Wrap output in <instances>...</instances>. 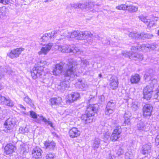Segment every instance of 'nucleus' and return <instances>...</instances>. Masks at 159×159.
<instances>
[{"instance_id": "f257e3e1", "label": "nucleus", "mask_w": 159, "mask_h": 159, "mask_svg": "<svg viewBox=\"0 0 159 159\" xmlns=\"http://www.w3.org/2000/svg\"><path fill=\"white\" fill-rule=\"evenodd\" d=\"M97 106L96 104L90 105L87 107L85 114L82 115L81 118L85 124L90 123L93 121L95 113L96 112L97 110Z\"/></svg>"}, {"instance_id": "f03ea898", "label": "nucleus", "mask_w": 159, "mask_h": 159, "mask_svg": "<svg viewBox=\"0 0 159 159\" xmlns=\"http://www.w3.org/2000/svg\"><path fill=\"white\" fill-rule=\"evenodd\" d=\"M77 66L75 62H70L68 64V68L64 71V78L66 80H70L71 78H76L77 76L75 71Z\"/></svg>"}, {"instance_id": "7ed1b4c3", "label": "nucleus", "mask_w": 159, "mask_h": 159, "mask_svg": "<svg viewBox=\"0 0 159 159\" xmlns=\"http://www.w3.org/2000/svg\"><path fill=\"white\" fill-rule=\"evenodd\" d=\"M58 50L63 53H71L80 54L82 52L75 45H72L64 44L63 45H59L58 46Z\"/></svg>"}, {"instance_id": "20e7f679", "label": "nucleus", "mask_w": 159, "mask_h": 159, "mask_svg": "<svg viewBox=\"0 0 159 159\" xmlns=\"http://www.w3.org/2000/svg\"><path fill=\"white\" fill-rule=\"evenodd\" d=\"M45 63H43L40 61L38 64L39 66L34 67L31 71V75L34 79H36L37 77H42L44 72L43 71V66Z\"/></svg>"}, {"instance_id": "39448f33", "label": "nucleus", "mask_w": 159, "mask_h": 159, "mask_svg": "<svg viewBox=\"0 0 159 159\" xmlns=\"http://www.w3.org/2000/svg\"><path fill=\"white\" fill-rule=\"evenodd\" d=\"M93 34L89 31H74L71 33L70 37L71 38H76V39L82 40L91 38Z\"/></svg>"}, {"instance_id": "423d86ee", "label": "nucleus", "mask_w": 159, "mask_h": 159, "mask_svg": "<svg viewBox=\"0 0 159 159\" xmlns=\"http://www.w3.org/2000/svg\"><path fill=\"white\" fill-rule=\"evenodd\" d=\"M16 119L15 118H10L7 120L5 122L3 127L4 131L6 133L11 132L14 127L16 125Z\"/></svg>"}, {"instance_id": "0eeeda50", "label": "nucleus", "mask_w": 159, "mask_h": 159, "mask_svg": "<svg viewBox=\"0 0 159 159\" xmlns=\"http://www.w3.org/2000/svg\"><path fill=\"white\" fill-rule=\"evenodd\" d=\"M157 45L154 43L151 44H143L142 45H138V46L136 47L132 46L131 49L132 50H143L146 48H148L150 50H154L157 47Z\"/></svg>"}, {"instance_id": "6e6552de", "label": "nucleus", "mask_w": 159, "mask_h": 159, "mask_svg": "<svg viewBox=\"0 0 159 159\" xmlns=\"http://www.w3.org/2000/svg\"><path fill=\"white\" fill-rule=\"evenodd\" d=\"M94 5L93 2H85L83 3H79V9H85L86 10H89L94 12L95 10L93 9Z\"/></svg>"}, {"instance_id": "1a4fd4ad", "label": "nucleus", "mask_w": 159, "mask_h": 159, "mask_svg": "<svg viewBox=\"0 0 159 159\" xmlns=\"http://www.w3.org/2000/svg\"><path fill=\"white\" fill-rule=\"evenodd\" d=\"M115 103L112 100L108 102L105 108V113L106 115L109 116L114 111Z\"/></svg>"}, {"instance_id": "9d476101", "label": "nucleus", "mask_w": 159, "mask_h": 159, "mask_svg": "<svg viewBox=\"0 0 159 159\" xmlns=\"http://www.w3.org/2000/svg\"><path fill=\"white\" fill-rule=\"evenodd\" d=\"M121 132V129L120 127L118 126L116 127L115 129L110 137V139L112 142L116 141L117 139L120 137V134Z\"/></svg>"}, {"instance_id": "9b49d317", "label": "nucleus", "mask_w": 159, "mask_h": 159, "mask_svg": "<svg viewBox=\"0 0 159 159\" xmlns=\"http://www.w3.org/2000/svg\"><path fill=\"white\" fill-rule=\"evenodd\" d=\"M153 88L152 86H147L143 89V98L148 100H150L152 96Z\"/></svg>"}, {"instance_id": "f8f14e48", "label": "nucleus", "mask_w": 159, "mask_h": 159, "mask_svg": "<svg viewBox=\"0 0 159 159\" xmlns=\"http://www.w3.org/2000/svg\"><path fill=\"white\" fill-rule=\"evenodd\" d=\"M80 94L77 92H72L69 94L67 96L66 102L69 103H72L79 99Z\"/></svg>"}, {"instance_id": "ddd939ff", "label": "nucleus", "mask_w": 159, "mask_h": 159, "mask_svg": "<svg viewBox=\"0 0 159 159\" xmlns=\"http://www.w3.org/2000/svg\"><path fill=\"white\" fill-rule=\"evenodd\" d=\"M57 33V31H53L48 33H45L42 37L41 39L43 42H47L53 39Z\"/></svg>"}, {"instance_id": "4468645a", "label": "nucleus", "mask_w": 159, "mask_h": 159, "mask_svg": "<svg viewBox=\"0 0 159 159\" xmlns=\"http://www.w3.org/2000/svg\"><path fill=\"white\" fill-rule=\"evenodd\" d=\"M153 107L150 104H146L143 107V115L144 117L151 116Z\"/></svg>"}, {"instance_id": "2eb2a0df", "label": "nucleus", "mask_w": 159, "mask_h": 159, "mask_svg": "<svg viewBox=\"0 0 159 159\" xmlns=\"http://www.w3.org/2000/svg\"><path fill=\"white\" fill-rule=\"evenodd\" d=\"M53 45L52 43H49L46 45H43L40 51L39 52L38 54L40 55L42 54L46 55L50 51L51 48Z\"/></svg>"}, {"instance_id": "dca6fc26", "label": "nucleus", "mask_w": 159, "mask_h": 159, "mask_svg": "<svg viewBox=\"0 0 159 159\" xmlns=\"http://www.w3.org/2000/svg\"><path fill=\"white\" fill-rule=\"evenodd\" d=\"M110 88L112 90L117 89L118 87V81L116 76H112L110 80Z\"/></svg>"}, {"instance_id": "f3484780", "label": "nucleus", "mask_w": 159, "mask_h": 159, "mask_svg": "<svg viewBox=\"0 0 159 159\" xmlns=\"http://www.w3.org/2000/svg\"><path fill=\"white\" fill-rule=\"evenodd\" d=\"M24 50V48H17L16 49L12 50L9 53L8 56L11 58L18 57L21 52Z\"/></svg>"}, {"instance_id": "a211bd4d", "label": "nucleus", "mask_w": 159, "mask_h": 159, "mask_svg": "<svg viewBox=\"0 0 159 159\" xmlns=\"http://www.w3.org/2000/svg\"><path fill=\"white\" fill-rule=\"evenodd\" d=\"M63 65L62 63H60L56 65L52 70L53 74L55 75H59L61 73Z\"/></svg>"}, {"instance_id": "6ab92c4d", "label": "nucleus", "mask_w": 159, "mask_h": 159, "mask_svg": "<svg viewBox=\"0 0 159 159\" xmlns=\"http://www.w3.org/2000/svg\"><path fill=\"white\" fill-rule=\"evenodd\" d=\"M16 148V147L13 144L11 143L8 144L4 148V153L7 155L11 154Z\"/></svg>"}, {"instance_id": "aec40b11", "label": "nucleus", "mask_w": 159, "mask_h": 159, "mask_svg": "<svg viewBox=\"0 0 159 159\" xmlns=\"http://www.w3.org/2000/svg\"><path fill=\"white\" fill-rule=\"evenodd\" d=\"M63 80L61 82L60 84L58 85L57 87L58 89L62 92H63L70 86L69 80H66V79L65 78H63Z\"/></svg>"}, {"instance_id": "412c9836", "label": "nucleus", "mask_w": 159, "mask_h": 159, "mask_svg": "<svg viewBox=\"0 0 159 159\" xmlns=\"http://www.w3.org/2000/svg\"><path fill=\"white\" fill-rule=\"evenodd\" d=\"M42 150L39 147H36L32 150V153L33 157L36 159L40 158L42 157Z\"/></svg>"}, {"instance_id": "4be33fe9", "label": "nucleus", "mask_w": 159, "mask_h": 159, "mask_svg": "<svg viewBox=\"0 0 159 159\" xmlns=\"http://www.w3.org/2000/svg\"><path fill=\"white\" fill-rule=\"evenodd\" d=\"M69 134L70 137L74 138L79 136L80 134V132L77 128L73 127L70 130Z\"/></svg>"}, {"instance_id": "5701e85b", "label": "nucleus", "mask_w": 159, "mask_h": 159, "mask_svg": "<svg viewBox=\"0 0 159 159\" xmlns=\"http://www.w3.org/2000/svg\"><path fill=\"white\" fill-rule=\"evenodd\" d=\"M46 149L48 150H54L56 146V143L53 141H46L44 143Z\"/></svg>"}, {"instance_id": "b1692460", "label": "nucleus", "mask_w": 159, "mask_h": 159, "mask_svg": "<svg viewBox=\"0 0 159 159\" xmlns=\"http://www.w3.org/2000/svg\"><path fill=\"white\" fill-rule=\"evenodd\" d=\"M131 59L135 61H140L143 59V55L140 53L132 52L131 54Z\"/></svg>"}, {"instance_id": "393cba45", "label": "nucleus", "mask_w": 159, "mask_h": 159, "mask_svg": "<svg viewBox=\"0 0 159 159\" xmlns=\"http://www.w3.org/2000/svg\"><path fill=\"white\" fill-rule=\"evenodd\" d=\"M131 113L127 111L125 112L124 115V121L123 123V125L124 126H125L126 125H129L130 122V118L131 116Z\"/></svg>"}, {"instance_id": "a878e982", "label": "nucleus", "mask_w": 159, "mask_h": 159, "mask_svg": "<svg viewBox=\"0 0 159 159\" xmlns=\"http://www.w3.org/2000/svg\"><path fill=\"white\" fill-rule=\"evenodd\" d=\"M151 144L148 143L143 145L142 148V153L145 155L149 152L151 150Z\"/></svg>"}, {"instance_id": "bb28decb", "label": "nucleus", "mask_w": 159, "mask_h": 159, "mask_svg": "<svg viewBox=\"0 0 159 159\" xmlns=\"http://www.w3.org/2000/svg\"><path fill=\"white\" fill-rule=\"evenodd\" d=\"M50 101L52 105H59L61 103V97L54 98H51Z\"/></svg>"}, {"instance_id": "cd10ccee", "label": "nucleus", "mask_w": 159, "mask_h": 159, "mask_svg": "<svg viewBox=\"0 0 159 159\" xmlns=\"http://www.w3.org/2000/svg\"><path fill=\"white\" fill-rule=\"evenodd\" d=\"M147 125L144 124L143 121H140L138 123L137 127L139 130L147 131L149 129Z\"/></svg>"}, {"instance_id": "c85d7f7f", "label": "nucleus", "mask_w": 159, "mask_h": 159, "mask_svg": "<svg viewBox=\"0 0 159 159\" xmlns=\"http://www.w3.org/2000/svg\"><path fill=\"white\" fill-rule=\"evenodd\" d=\"M101 141V140L98 138H95L94 139L92 144V147L93 149H97L99 148Z\"/></svg>"}, {"instance_id": "c756f323", "label": "nucleus", "mask_w": 159, "mask_h": 159, "mask_svg": "<svg viewBox=\"0 0 159 159\" xmlns=\"http://www.w3.org/2000/svg\"><path fill=\"white\" fill-rule=\"evenodd\" d=\"M140 77L138 74H135L131 76L130 80L132 84H136L139 81Z\"/></svg>"}, {"instance_id": "7c9ffc66", "label": "nucleus", "mask_w": 159, "mask_h": 159, "mask_svg": "<svg viewBox=\"0 0 159 159\" xmlns=\"http://www.w3.org/2000/svg\"><path fill=\"white\" fill-rule=\"evenodd\" d=\"M2 104H5L7 106L10 107H12L14 106V103L13 101L9 98H5V100H4Z\"/></svg>"}, {"instance_id": "2f4dec72", "label": "nucleus", "mask_w": 159, "mask_h": 159, "mask_svg": "<svg viewBox=\"0 0 159 159\" xmlns=\"http://www.w3.org/2000/svg\"><path fill=\"white\" fill-rule=\"evenodd\" d=\"M140 106V103L138 102H134L132 103L131 108L134 111L137 110Z\"/></svg>"}, {"instance_id": "473e14b6", "label": "nucleus", "mask_w": 159, "mask_h": 159, "mask_svg": "<svg viewBox=\"0 0 159 159\" xmlns=\"http://www.w3.org/2000/svg\"><path fill=\"white\" fill-rule=\"evenodd\" d=\"M153 36L151 34H145L144 33H140V39H151Z\"/></svg>"}, {"instance_id": "72a5a7b5", "label": "nucleus", "mask_w": 159, "mask_h": 159, "mask_svg": "<svg viewBox=\"0 0 159 159\" xmlns=\"http://www.w3.org/2000/svg\"><path fill=\"white\" fill-rule=\"evenodd\" d=\"M129 37L132 38L134 39H140V34H138L136 32H130L129 35Z\"/></svg>"}, {"instance_id": "f704fd0d", "label": "nucleus", "mask_w": 159, "mask_h": 159, "mask_svg": "<svg viewBox=\"0 0 159 159\" xmlns=\"http://www.w3.org/2000/svg\"><path fill=\"white\" fill-rule=\"evenodd\" d=\"M126 9L129 11L134 12L138 10V7L134 6H127Z\"/></svg>"}, {"instance_id": "c9c22d12", "label": "nucleus", "mask_w": 159, "mask_h": 159, "mask_svg": "<svg viewBox=\"0 0 159 159\" xmlns=\"http://www.w3.org/2000/svg\"><path fill=\"white\" fill-rule=\"evenodd\" d=\"M24 101L28 104L30 105L31 107H33L34 104L32 102L31 99L28 96H26L24 98Z\"/></svg>"}, {"instance_id": "e433bc0d", "label": "nucleus", "mask_w": 159, "mask_h": 159, "mask_svg": "<svg viewBox=\"0 0 159 159\" xmlns=\"http://www.w3.org/2000/svg\"><path fill=\"white\" fill-rule=\"evenodd\" d=\"M89 65V62L86 60H81L80 66L83 69H85L87 66Z\"/></svg>"}, {"instance_id": "4c0bfd02", "label": "nucleus", "mask_w": 159, "mask_h": 159, "mask_svg": "<svg viewBox=\"0 0 159 159\" xmlns=\"http://www.w3.org/2000/svg\"><path fill=\"white\" fill-rule=\"evenodd\" d=\"M116 154L118 156L121 155L123 154V149L121 148L120 146H117L116 147Z\"/></svg>"}, {"instance_id": "58836bf2", "label": "nucleus", "mask_w": 159, "mask_h": 159, "mask_svg": "<svg viewBox=\"0 0 159 159\" xmlns=\"http://www.w3.org/2000/svg\"><path fill=\"white\" fill-rule=\"evenodd\" d=\"M19 130L20 133L24 134L27 133L29 132L28 129L26 127H20L19 128Z\"/></svg>"}, {"instance_id": "ea45409f", "label": "nucleus", "mask_w": 159, "mask_h": 159, "mask_svg": "<svg viewBox=\"0 0 159 159\" xmlns=\"http://www.w3.org/2000/svg\"><path fill=\"white\" fill-rule=\"evenodd\" d=\"M77 84L79 85V87L81 89L84 88L86 86V84L83 82L82 80H81L80 81H79L77 83Z\"/></svg>"}, {"instance_id": "a19ab883", "label": "nucleus", "mask_w": 159, "mask_h": 159, "mask_svg": "<svg viewBox=\"0 0 159 159\" xmlns=\"http://www.w3.org/2000/svg\"><path fill=\"white\" fill-rule=\"evenodd\" d=\"M55 155L54 153H49L47 154L46 156V159H54Z\"/></svg>"}, {"instance_id": "79ce46f5", "label": "nucleus", "mask_w": 159, "mask_h": 159, "mask_svg": "<svg viewBox=\"0 0 159 159\" xmlns=\"http://www.w3.org/2000/svg\"><path fill=\"white\" fill-rule=\"evenodd\" d=\"M126 7L127 6L125 4H121L119 6L116 7V8L118 10H125L126 9Z\"/></svg>"}, {"instance_id": "37998d69", "label": "nucleus", "mask_w": 159, "mask_h": 159, "mask_svg": "<svg viewBox=\"0 0 159 159\" xmlns=\"http://www.w3.org/2000/svg\"><path fill=\"white\" fill-rule=\"evenodd\" d=\"M157 80L155 79L150 80L149 82V83L150 84V85L149 86H152L153 88L154 85L157 84Z\"/></svg>"}, {"instance_id": "c03bdc74", "label": "nucleus", "mask_w": 159, "mask_h": 159, "mask_svg": "<svg viewBox=\"0 0 159 159\" xmlns=\"http://www.w3.org/2000/svg\"><path fill=\"white\" fill-rule=\"evenodd\" d=\"M30 115L32 118L34 119L37 118V114L35 112L33 111H30Z\"/></svg>"}, {"instance_id": "a18cd8bd", "label": "nucleus", "mask_w": 159, "mask_h": 159, "mask_svg": "<svg viewBox=\"0 0 159 159\" xmlns=\"http://www.w3.org/2000/svg\"><path fill=\"white\" fill-rule=\"evenodd\" d=\"M132 54V53H130L129 52H125L123 53V55L126 57L129 58L130 59H131V54Z\"/></svg>"}, {"instance_id": "49530a36", "label": "nucleus", "mask_w": 159, "mask_h": 159, "mask_svg": "<svg viewBox=\"0 0 159 159\" xmlns=\"http://www.w3.org/2000/svg\"><path fill=\"white\" fill-rule=\"evenodd\" d=\"M70 6L72 8H79V3L71 4Z\"/></svg>"}, {"instance_id": "de8ad7c7", "label": "nucleus", "mask_w": 159, "mask_h": 159, "mask_svg": "<svg viewBox=\"0 0 159 159\" xmlns=\"http://www.w3.org/2000/svg\"><path fill=\"white\" fill-rule=\"evenodd\" d=\"M156 145L159 147V134L157 135L155 139Z\"/></svg>"}, {"instance_id": "09e8293b", "label": "nucleus", "mask_w": 159, "mask_h": 159, "mask_svg": "<svg viewBox=\"0 0 159 159\" xmlns=\"http://www.w3.org/2000/svg\"><path fill=\"white\" fill-rule=\"evenodd\" d=\"M102 41V43L104 44H110L109 40L107 39L106 38H103Z\"/></svg>"}, {"instance_id": "8fccbe9b", "label": "nucleus", "mask_w": 159, "mask_h": 159, "mask_svg": "<svg viewBox=\"0 0 159 159\" xmlns=\"http://www.w3.org/2000/svg\"><path fill=\"white\" fill-rule=\"evenodd\" d=\"M37 119L39 121L42 120L44 122L47 121V119L43 116H39V117H37Z\"/></svg>"}, {"instance_id": "3c124183", "label": "nucleus", "mask_w": 159, "mask_h": 159, "mask_svg": "<svg viewBox=\"0 0 159 159\" xmlns=\"http://www.w3.org/2000/svg\"><path fill=\"white\" fill-rule=\"evenodd\" d=\"M147 25L148 27H151L153 26L154 25V20H150V21L148 23Z\"/></svg>"}, {"instance_id": "603ef678", "label": "nucleus", "mask_w": 159, "mask_h": 159, "mask_svg": "<svg viewBox=\"0 0 159 159\" xmlns=\"http://www.w3.org/2000/svg\"><path fill=\"white\" fill-rule=\"evenodd\" d=\"M9 2V0H0V2L4 4H7Z\"/></svg>"}, {"instance_id": "864d4df0", "label": "nucleus", "mask_w": 159, "mask_h": 159, "mask_svg": "<svg viewBox=\"0 0 159 159\" xmlns=\"http://www.w3.org/2000/svg\"><path fill=\"white\" fill-rule=\"evenodd\" d=\"M139 18L140 20H145V19L148 20V19L146 18V16H144L143 15H141L139 16Z\"/></svg>"}, {"instance_id": "5fc2aeb1", "label": "nucleus", "mask_w": 159, "mask_h": 159, "mask_svg": "<svg viewBox=\"0 0 159 159\" xmlns=\"http://www.w3.org/2000/svg\"><path fill=\"white\" fill-rule=\"evenodd\" d=\"M46 124H47L48 125H50L51 127H53V124L52 122L48 121L47 120V121L44 122Z\"/></svg>"}, {"instance_id": "6e6d98bb", "label": "nucleus", "mask_w": 159, "mask_h": 159, "mask_svg": "<svg viewBox=\"0 0 159 159\" xmlns=\"http://www.w3.org/2000/svg\"><path fill=\"white\" fill-rule=\"evenodd\" d=\"M5 97L2 96V95L0 94V101H1V103H2L4 100L5 99Z\"/></svg>"}, {"instance_id": "4d7b16f0", "label": "nucleus", "mask_w": 159, "mask_h": 159, "mask_svg": "<svg viewBox=\"0 0 159 159\" xmlns=\"http://www.w3.org/2000/svg\"><path fill=\"white\" fill-rule=\"evenodd\" d=\"M19 107L20 108H21L22 109H23L24 110H25L26 109L21 104H20L19 105Z\"/></svg>"}, {"instance_id": "13d9d810", "label": "nucleus", "mask_w": 159, "mask_h": 159, "mask_svg": "<svg viewBox=\"0 0 159 159\" xmlns=\"http://www.w3.org/2000/svg\"><path fill=\"white\" fill-rule=\"evenodd\" d=\"M100 99H101V101H103L105 100V97L103 95H102L100 96Z\"/></svg>"}, {"instance_id": "bf43d9fd", "label": "nucleus", "mask_w": 159, "mask_h": 159, "mask_svg": "<svg viewBox=\"0 0 159 159\" xmlns=\"http://www.w3.org/2000/svg\"><path fill=\"white\" fill-rule=\"evenodd\" d=\"M156 96V98H157L158 99H159V91L157 92L156 93V95L155 96V97Z\"/></svg>"}, {"instance_id": "052dcab7", "label": "nucleus", "mask_w": 159, "mask_h": 159, "mask_svg": "<svg viewBox=\"0 0 159 159\" xmlns=\"http://www.w3.org/2000/svg\"><path fill=\"white\" fill-rule=\"evenodd\" d=\"M110 136L109 135H106L104 136V139H106L107 140L108 139H109Z\"/></svg>"}, {"instance_id": "680f3d73", "label": "nucleus", "mask_w": 159, "mask_h": 159, "mask_svg": "<svg viewBox=\"0 0 159 159\" xmlns=\"http://www.w3.org/2000/svg\"><path fill=\"white\" fill-rule=\"evenodd\" d=\"M53 134L54 136L56 137L57 138L58 137V135H57L56 133H53Z\"/></svg>"}, {"instance_id": "e2e57ef3", "label": "nucleus", "mask_w": 159, "mask_h": 159, "mask_svg": "<svg viewBox=\"0 0 159 159\" xmlns=\"http://www.w3.org/2000/svg\"><path fill=\"white\" fill-rule=\"evenodd\" d=\"M3 88V87L1 84L0 83V90H1Z\"/></svg>"}, {"instance_id": "0e129e2a", "label": "nucleus", "mask_w": 159, "mask_h": 159, "mask_svg": "<svg viewBox=\"0 0 159 159\" xmlns=\"http://www.w3.org/2000/svg\"><path fill=\"white\" fill-rule=\"evenodd\" d=\"M95 37L97 38L98 39L100 40V37H99V36L98 35H96L95 36Z\"/></svg>"}, {"instance_id": "69168bd1", "label": "nucleus", "mask_w": 159, "mask_h": 159, "mask_svg": "<svg viewBox=\"0 0 159 159\" xmlns=\"http://www.w3.org/2000/svg\"><path fill=\"white\" fill-rule=\"evenodd\" d=\"M143 21L144 23H145L146 24H147V23H148V22L147 20H144V21H143Z\"/></svg>"}, {"instance_id": "338daca9", "label": "nucleus", "mask_w": 159, "mask_h": 159, "mask_svg": "<svg viewBox=\"0 0 159 159\" xmlns=\"http://www.w3.org/2000/svg\"><path fill=\"white\" fill-rule=\"evenodd\" d=\"M3 76V75L2 74H0V79L2 78Z\"/></svg>"}, {"instance_id": "774afa93", "label": "nucleus", "mask_w": 159, "mask_h": 159, "mask_svg": "<svg viewBox=\"0 0 159 159\" xmlns=\"http://www.w3.org/2000/svg\"><path fill=\"white\" fill-rule=\"evenodd\" d=\"M66 32H67V31H65V34H64L63 36H64V37H66V36H67V35H66L65 34L66 33Z\"/></svg>"}]
</instances>
